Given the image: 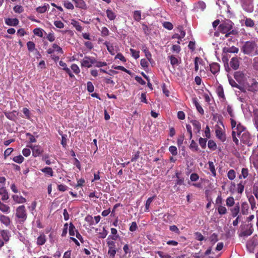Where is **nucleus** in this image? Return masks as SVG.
Returning a JSON list of instances; mask_svg holds the SVG:
<instances>
[{"instance_id":"nucleus-9","label":"nucleus","mask_w":258,"mask_h":258,"mask_svg":"<svg viewBox=\"0 0 258 258\" xmlns=\"http://www.w3.org/2000/svg\"><path fill=\"white\" fill-rule=\"evenodd\" d=\"M230 211L232 217H236L240 212V206L239 202L234 204V206L230 208Z\"/></svg>"},{"instance_id":"nucleus-11","label":"nucleus","mask_w":258,"mask_h":258,"mask_svg":"<svg viewBox=\"0 0 258 258\" xmlns=\"http://www.w3.org/2000/svg\"><path fill=\"white\" fill-rule=\"evenodd\" d=\"M243 7L244 10L246 11L247 13H252L253 11V5L251 0H249L248 2L244 3L243 4Z\"/></svg>"},{"instance_id":"nucleus-15","label":"nucleus","mask_w":258,"mask_h":258,"mask_svg":"<svg viewBox=\"0 0 258 258\" xmlns=\"http://www.w3.org/2000/svg\"><path fill=\"white\" fill-rule=\"evenodd\" d=\"M245 129L246 128L244 127V126L242 125V124L240 123H238L235 128L237 136L239 137L240 138L241 134L244 132Z\"/></svg>"},{"instance_id":"nucleus-14","label":"nucleus","mask_w":258,"mask_h":258,"mask_svg":"<svg viewBox=\"0 0 258 258\" xmlns=\"http://www.w3.org/2000/svg\"><path fill=\"white\" fill-rule=\"evenodd\" d=\"M211 72L214 75L218 73L220 70V66L217 62H213L210 64Z\"/></svg>"},{"instance_id":"nucleus-12","label":"nucleus","mask_w":258,"mask_h":258,"mask_svg":"<svg viewBox=\"0 0 258 258\" xmlns=\"http://www.w3.org/2000/svg\"><path fill=\"white\" fill-rule=\"evenodd\" d=\"M230 66L234 70L238 69L239 67V61L238 57H232L230 61Z\"/></svg>"},{"instance_id":"nucleus-16","label":"nucleus","mask_w":258,"mask_h":258,"mask_svg":"<svg viewBox=\"0 0 258 258\" xmlns=\"http://www.w3.org/2000/svg\"><path fill=\"white\" fill-rule=\"evenodd\" d=\"M194 126V130L197 133H199L201 130V123L198 120H192L190 121Z\"/></svg>"},{"instance_id":"nucleus-52","label":"nucleus","mask_w":258,"mask_h":258,"mask_svg":"<svg viewBox=\"0 0 258 258\" xmlns=\"http://www.w3.org/2000/svg\"><path fill=\"white\" fill-rule=\"evenodd\" d=\"M248 175V169L247 168H242L241 170V174L239 175V178H241L243 177L244 178H245L247 177Z\"/></svg>"},{"instance_id":"nucleus-18","label":"nucleus","mask_w":258,"mask_h":258,"mask_svg":"<svg viewBox=\"0 0 258 258\" xmlns=\"http://www.w3.org/2000/svg\"><path fill=\"white\" fill-rule=\"evenodd\" d=\"M41 172L44 173L45 175L48 176V177H53V171L52 168L49 167H45L41 169Z\"/></svg>"},{"instance_id":"nucleus-30","label":"nucleus","mask_w":258,"mask_h":258,"mask_svg":"<svg viewBox=\"0 0 258 258\" xmlns=\"http://www.w3.org/2000/svg\"><path fill=\"white\" fill-rule=\"evenodd\" d=\"M11 209L9 206L4 204L3 202H0V211L4 213H9Z\"/></svg>"},{"instance_id":"nucleus-54","label":"nucleus","mask_w":258,"mask_h":258,"mask_svg":"<svg viewBox=\"0 0 258 258\" xmlns=\"http://www.w3.org/2000/svg\"><path fill=\"white\" fill-rule=\"evenodd\" d=\"M134 19L135 20L139 21L141 19V11H135L134 14Z\"/></svg>"},{"instance_id":"nucleus-42","label":"nucleus","mask_w":258,"mask_h":258,"mask_svg":"<svg viewBox=\"0 0 258 258\" xmlns=\"http://www.w3.org/2000/svg\"><path fill=\"white\" fill-rule=\"evenodd\" d=\"M104 45L106 46L107 50L109 51V53L111 55L114 54L115 53L113 46H112L111 45H110L109 42H105L104 43Z\"/></svg>"},{"instance_id":"nucleus-41","label":"nucleus","mask_w":258,"mask_h":258,"mask_svg":"<svg viewBox=\"0 0 258 258\" xmlns=\"http://www.w3.org/2000/svg\"><path fill=\"white\" fill-rule=\"evenodd\" d=\"M107 64L106 62H103V61H98L97 59H96L95 57H94V66L95 67H105V66H106Z\"/></svg>"},{"instance_id":"nucleus-36","label":"nucleus","mask_w":258,"mask_h":258,"mask_svg":"<svg viewBox=\"0 0 258 258\" xmlns=\"http://www.w3.org/2000/svg\"><path fill=\"white\" fill-rule=\"evenodd\" d=\"M244 24L245 26L250 27V28H252L255 25L254 21L250 18H245Z\"/></svg>"},{"instance_id":"nucleus-39","label":"nucleus","mask_w":258,"mask_h":258,"mask_svg":"<svg viewBox=\"0 0 258 258\" xmlns=\"http://www.w3.org/2000/svg\"><path fill=\"white\" fill-rule=\"evenodd\" d=\"M111 233L113 235V236H109L110 238L112 240H116L117 238H119V235L117 234V230L115 228H111Z\"/></svg>"},{"instance_id":"nucleus-20","label":"nucleus","mask_w":258,"mask_h":258,"mask_svg":"<svg viewBox=\"0 0 258 258\" xmlns=\"http://www.w3.org/2000/svg\"><path fill=\"white\" fill-rule=\"evenodd\" d=\"M244 77V74L242 72H236L234 74V78L238 82H242Z\"/></svg>"},{"instance_id":"nucleus-10","label":"nucleus","mask_w":258,"mask_h":258,"mask_svg":"<svg viewBox=\"0 0 258 258\" xmlns=\"http://www.w3.org/2000/svg\"><path fill=\"white\" fill-rule=\"evenodd\" d=\"M181 173L179 172H176L175 173V177L177 178V179L175 180V184L173 186L174 189H176V190H179V187H177V185H182L184 184V177H180Z\"/></svg>"},{"instance_id":"nucleus-26","label":"nucleus","mask_w":258,"mask_h":258,"mask_svg":"<svg viewBox=\"0 0 258 258\" xmlns=\"http://www.w3.org/2000/svg\"><path fill=\"white\" fill-rule=\"evenodd\" d=\"M71 24L72 25L75 27L76 30L78 31H82L83 28L78 21L74 20V19H73L71 21Z\"/></svg>"},{"instance_id":"nucleus-53","label":"nucleus","mask_w":258,"mask_h":258,"mask_svg":"<svg viewBox=\"0 0 258 258\" xmlns=\"http://www.w3.org/2000/svg\"><path fill=\"white\" fill-rule=\"evenodd\" d=\"M13 160L16 163H22L24 160V158L22 155H18L14 157Z\"/></svg>"},{"instance_id":"nucleus-61","label":"nucleus","mask_w":258,"mask_h":258,"mask_svg":"<svg viewBox=\"0 0 258 258\" xmlns=\"http://www.w3.org/2000/svg\"><path fill=\"white\" fill-rule=\"evenodd\" d=\"M63 6L64 8L68 9H71L73 10L74 9V6L71 2L69 1H64L63 3Z\"/></svg>"},{"instance_id":"nucleus-23","label":"nucleus","mask_w":258,"mask_h":258,"mask_svg":"<svg viewBox=\"0 0 258 258\" xmlns=\"http://www.w3.org/2000/svg\"><path fill=\"white\" fill-rule=\"evenodd\" d=\"M12 198L14 201L17 203H24L26 202L25 198L22 196H19L17 195H14L12 196Z\"/></svg>"},{"instance_id":"nucleus-17","label":"nucleus","mask_w":258,"mask_h":258,"mask_svg":"<svg viewBox=\"0 0 258 258\" xmlns=\"http://www.w3.org/2000/svg\"><path fill=\"white\" fill-rule=\"evenodd\" d=\"M0 221L2 224H4L6 226H9L11 222L9 217L3 214H0Z\"/></svg>"},{"instance_id":"nucleus-13","label":"nucleus","mask_w":258,"mask_h":258,"mask_svg":"<svg viewBox=\"0 0 258 258\" xmlns=\"http://www.w3.org/2000/svg\"><path fill=\"white\" fill-rule=\"evenodd\" d=\"M5 21L6 25L9 26H17L19 23L18 18H6Z\"/></svg>"},{"instance_id":"nucleus-63","label":"nucleus","mask_w":258,"mask_h":258,"mask_svg":"<svg viewBox=\"0 0 258 258\" xmlns=\"http://www.w3.org/2000/svg\"><path fill=\"white\" fill-rule=\"evenodd\" d=\"M210 240L212 243L214 244L218 240V235L216 233H213L210 237Z\"/></svg>"},{"instance_id":"nucleus-35","label":"nucleus","mask_w":258,"mask_h":258,"mask_svg":"<svg viewBox=\"0 0 258 258\" xmlns=\"http://www.w3.org/2000/svg\"><path fill=\"white\" fill-rule=\"evenodd\" d=\"M49 8V4H45L43 6H39L36 8V11L39 13H44Z\"/></svg>"},{"instance_id":"nucleus-40","label":"nucleus","mask_w":258,"mask_h":258,"mask_svg":"<svg viewBox=\"0 0 258 258\" xmlns=\"http://www.w3.org/2000/svg\"><path fill=\"white\" fill-rule=\"evenodd\" d=\"M155 197H152L148 198V199L146 200V203L145 204V209L144 210L145 212H148L149 207L150 206V205L152 201H153Z\"/></svg>"},{"instance_id":"nucleus-56","label":"nucleus","mask_w":258,"mask_h":258,"mask_svg":"<svg viewBox=\"0 0 258 258\" xmlns=\"http://www.w3.org/2000/svg\"><path fill=\"white\" fill-rule=\"evenodd\" d=\"M223 203V200L221 194L219 195L215 200V204L217 207L219 205H222Z\"/></svg>"},{"instance_id":"nucleus-49","label":"nucleus","mask_w":258,"mask_h":258,"mask_svg":"<svg viewBox=\"0 0 258 258\" xmlns=\"http://www.w3.org/2000/svg\"><path fill=\"white\" fill-rule=\"evenodd\" d=\"M227 177L230 180H234L236 177V173L233 169H230L229 170L227 173Z\"/></svg>"},{"instance_id":"nucleus-25","label":"nucleus","mask_w":258,"mask_h":258,"mask_svg":"<svg viewBox=\"0 0 258 258\" xmlns=\"http://www.w3.org/2000/svg\"><path fill=\"white\" fill-rule=\"evenodd\" d=\"M238 47L232 46L231 47H224L223 51L224 53H238Z\"/></svg>"},{"instance_id":"nucleus-8","label":"nucleus","mask_w":258,"mask_h":258,"mask_svg":"<svg viewBox=\"0 0 258 258\" xmlns=\"http://www.w3.org/2000/svg\"><path fill=\"white\" fill-rule=\"evenodd\" d=\"M30 148H31L32 151V155L34 157H37V156H39L43 152V149L39 145L35 146H30Z\"/></svg>"},{"instance_id":"nucleus-28","label":"nucleus","mask_w":258,"mask_h":258,"mask_svg":"<svg viewBox=\"0 0 258 258\" xmlns=\"http://www.w3.org/2000/svg\"><path fill=\"white\" fill-rule=\"evenodd\" d=\"M229 84L231 85L232 87H236L237 89H239L241 91L245 92V90L244 89L242 86H240V85L237 84L236 82L234 81V80L231 79H229Z\"/></svg>"},{"instance_id":"nucleus-45","label":"nucleus","mask_w":258,"mask_h":258,"mask_svg":"<svg viewBox=\"0 0 258 258\" xmlns=\"http://www.w3.org/2000/svg\"><path fill=\"white\" fill-rule=\"evenodd\" d=\"M244 189V184L242 181L240 182L237 185V191L239 194H242Z\"/></svg>"},{"instance_id":"nucleus-60","label":"nucleus","mask_w":258,"mask_h":258,"mask_svg":"<svg viewBox=\"0 0 258 258\" xmlns=\"http://www.w3.org/2000/svg\"><path fill=\"white\" fill-rule=\"evenodd\" d=\"M101 36H106L109 35V30L106 26H103L101 30Z\"/></svg>"},{"instance_id":"nucleus-59","label":"nucleus","mask_w":258,"mask_h":258,"mask_svg":"<svg viewBox=\"0 0 258 258\" xmlns=\"http://www.w3.org/2000/svg\"><path fill=\"white\" fill-rule=\"evenodd\" d=\"M130 51L131 53V54L133 57L135 58V59H138V58L139 57V53L140 52L139 50H136L134 49H132V48L130 49Z\"/></svg>"},{"instance_id":"nucleus-38","label":"nucleus","mask_w":258,"mask_h":258,"mask_svg":"<svg viewBox=\"0 0 258 258\" xmlns=\"http://www.w3.org/2000/svg\"><path fill=\"white\" fill-rule=\"evenodd\" d=\"M169 59L170 61L171 64L174 67L176 65H178L179 64V61L177 57L174 56V55H170Z\"/></svg>"},{"instance_id":"nucleus-27","label":"nucleus","mask_w":258,"mask_h":258,"mask_svg":"<svg viewBox=\"0 0 258 258\" xmlns=\"http://www.w3.org/2000/svg\"><path fill=\"white\" fill-rule=\"evenodd\" d=\"M193 103H194L195 106L196 107L197 111L201 114H203L204 113V109L199 102L197 101V99H193Z\"/></svg>"},{"instance_id":"nucleus-34","label":"nucleus","mask_w":258,"mask_h":258,"mask_svg":"<svg viewBox=\"0 0 258 258\" xmlns=\"http://www.w3.org/2000/svg\"><path fill=\"white\" fill-rule=\"evenodd\" d=\"M76 231L78 230L76 229L75 226L72 223H70L69 227V233L70 236H75V234H76Z\"/></svg>"},{"instance_id":"nucleus-51","label":"nucleus","mask_w":258,"mask_h":258,"mask_svg":"<svg viewBox=\"0 0 258 258\" xmlns=\"http://www.w3.org/2000/svg\"><path fill=\"white\" fill-rule=\"evenodd\" d=\"M169 151L173 156H176L178 154L177 148L175 146H170L169 147Z\"/></svg>"},{"instance_id":"nucleus-24","label":"nucleus","mask_w":258,"mask_h":258,"mask_svg":"<svg viewBox=\"0 0 258 258\" xmlns=\"http://www.w3.org/2000/svg\"><path fill=\"white\" fill-rule=\"evenodd\" d=\"M46 241V236L44 234H41L37 239V244L38 245H43Z\"/></svg>"},{"instance_id":"nucleus-21","label":"nucleus","mask_w":258,"mask_h":258,"mask_svg":"<svg viewBox=\"0 0 258 258\" xmlns=\"http://www.w3.org/2000/svg\"><path fill=\"white\" fill-rule=\"evenodd\" d=\"M249 207L246 202H243L241 204V212L243 215H247L248 214Z\"/></svg>"},{"instance_id":"nucleus-46","label":"nucleus","mask_w":258,"mask_h":258,"mask_svg":"<svg viewBox=\"0 0 258 258\" xmlns=\"http://www.w3.org/2000/svg\"><path fill=\"white\" fill-rule=\"evenodd\" d=\"M33 33L35 35L39 36V37H43V30L40 28H36L33 30Z\"/></svg>"},{"instance_id":"nucleus-6","label":"nucleus","mask_w":258,"mask_h":258,"mask_svg":"<svg viewBox=\"0 0 258 258\" xmlns=\"http://www.w3.org/2000/svg\"><path fill=\"white\" fill-rule=\"evenodd\" d=\"M94 57L85 56L81 61L82 67L90 68L94 65Z\"/></svg>"},{"instance_id":"nucleus-4","label":"nucleus","mask_w":258,"mask_h":258,"mask_svg":"<svg viewBox=\"0 0 258 258\" xmlns=\"http://www.w3.org/2000/svg\"><path fill=\"white\" fill-rule=\"evenodd\" d=\"M114 241L111 239H110V236L107 239V245L108 247V254L111 258H114L117 251Z\"/></svg>"},{"instance_id":"nucleus-55","label":"nucleus","mask_w":258,"mask_h":258,"mask_svg":"<svg viewBox=\"0 0 258 258\" xmlns=\"http://www.w3.org/2000/svg\"><path fill=\"white\" fill-rule=\"evenodd\" d=\"M207 140L205 138H200L199 139V143L202 148H205L207 145Z\"/></svg>"},{"instance_id":"nucleus-62","label":"nucleus","mask_w":258,"mask_h":258,"mask_svg":"<svg viewBox=\"0 0 258 258\" xmlns=\"http://www.w3.org/2000/svg\"><path fill=\"white\" fill-rule=\"evenodd\" d=\"M156 253L159 255L160 258H170L171 256L168 253H165L162 251H157Z\"/></svg>"},{"instance_id":"nucleus-5","label":"nucleus","mask_w":258,"mask_h":258,"mask_svg":"<svg viewBox=\"0 0 258 258\" xmlns=\"http://www.w3.org/2000/svg\"><path fill=\"white\" fill-rule=\"evenodd\" d=\"M253 232V225L247 224L242 227V231L240 233V236H248L252 234Z\"/></svg>"},{"instance_id":"nucleus-57","label":"nucleus","mask_w":258,"mask_h":258,"mask_svg":"<svg viewBox=\"0 0 258 258\" xmlns=\"http://www.w3.org/2000/svg\"><path fill=\"white\" fill-rule=\"evenodd\" d=\"M169 230L172 232H174L177 234H180V229L178 228L176 225H172V226H170Z\"/></svg>"},{"instance_id":"nucleus-43","label":"nucleus","mask_w":258,"mask_h":258,"mask_svg":"<svg viewBox=\"0 0 258 258\" xmlns=\"http://www.w3.org/2000/svg\"><path fill=\"white\" fill-rule=\"evenodd\" d=\"M208 146L210 150L215 151L217 148V144L213 140H209L208 143Z\"/></svg>"},{"instance_id":"nucleus-29","label":"nucleus","mask_w":258,"mask_h":258,"mask_svg":"<svg viewBox=\"0 0 258 258\" xmlns=\"http://www.w3.org/2000/svg\"><path fill=\"white\" fill-rule=\"evenodd\" d=\"M235 204V200L233 197H228L226 200V205L228 207L232 208Z\"/></svg>"},{"instance_id":"nucleus-37","label":"nucleus","mask_w":258,"mask_h":258,"mask_svg":"<svg viewBox=\"0 0 258 258\" xmlns=\"http://www.w3.org/2000/svg\"><path fill=\"white\" fill-rule=\"evenodd\" d=\"M209 164V169L210 170V171L212 172V175L213 176L216 175V171L215 169V166L213 162L212 161H209L208 162Z\"/></svg>"},{"instance_id":"nucleus-48","label":"nucleus","mask_w":258,"mask_h":258,"mask_svg":"<svg viewBox=\"0 0 258 258\" xmlns=\"http://www.w3.org/2000/svg\"><path fill=\"white\" fill-rule=\"evenodd\" d=\"M1 234L4 240L8 241L9 240V232L7 230H2L1 231Z\"/></svg>"},{"instance_id":"nucleus-22","label":"nucleus","mask_w":258,"mask_h":258,"mask_svg":"<svg viewBox=\"0 0 258 258\" xmlns=\"http://www.w3.org/2000/svg\"><path fill=\"white\" fill-rule=\"evenodd\" d=\"M0 195H2V200L3 201H6L9 199V194L6 189L4 187L0 188Z\"/></svg>"},{"instance_id":"nucleus-7","label":"nucleus","mask_w":258,"mask_h":258,"mask_svg":"<svg viewBox=\"0 0 258 258\" xmlns=\"http://www.w3.org/2000/svg\"><path fill=\"white\" fill-rule=\"evenodd\" d=\"M251 139L250 133H249L248 131H245V130L244 133L241 134V136L240 137V140L242 143L245 144H247V145H250V144H251Z\"/></svg>"},{"instance_id":"nucleus-50","label":"nucleus","mask_w":258,"mask_h":258,"mask_svg":"<svg viewBox=\"0 0 258 258\" xmlns=\"http://www.w3.org/2000/svg\"><path fill=\"white\" fill-rule=\"evenodd\" d=\"M189 148L193 151H197L199 150L198 146L194 140L191 141Z\"/></svg>"},{"instance_id":"nucleus-31","label":"nucleus","mask_w":258,"mask_h":258,"mask_svg":"<svg viewBox=\"0 0 258 258\" xmlns=\"http://www.w3.org/2000/svg\"><path fill=\"white\" fill-rule=\"evenodd\" d=\"M77 8L84 9L86 7V4L83 0H73Z\"/></svg>"},{"instance_id":"nucleus-44","label":"nucleus","mask_w":258,"mask_h":258,"mask_svg":"<svg viewBox=\"0 0 258 258\" xmlns=\"http://www.w3.org/2000/svg\"><path fill=\"white\" fill-rule=\"evenodd\" d=\"M217 93L219 97H221L223 99L225 98L224 90L222 86H219L217 87Z\"/></svg>"},{"instance_id":"nucleus-19","label":"nucleus","mask_w":258,"mask_h":258,"mask_svg":"<svg viewBox=\"0 0 258 258\" xmlns=\"http://www.w3.org/2000/svg\"><path fill=\"white\" fill-rule=\"evenodd\" d=\"M216 135L217 138L220 139L221 141L224 142L226 141V137L225 134L223 133L221 129H217L216 131Z\"/></svg>"},{"instance_id":"nucleus-64","label":"nucleus","mask_w":258,"mask_h":258,"mask_svg":"<svg viewBox=\"0 0 258 258\" xmlns=\"http://www.w3.org/2000/svg\"><path fill=\"white\" fill-rule=\"evenodd\" d=\"M252 66L253 69L258 72V56L253 58Z\"/></svg>"},{"instance_id":"nucleus-32","label":"nucleus","mask_w":258,"mask_h":258,"mask_svg":"<svg viewBox=\"0 0 258 258\" xmlns=\"http://www.w3.org/2000/svg\"><path fill=\"white\" fill-rule=\"evenodd\" d=\"M217 210L219 214L222 215L226 214L227 210L224 206L221 205L220 206L217 207Z\"/></svg>"},{"instance_id":"nucleus-33","label":"nucleus","mask_w":258,"mask_h":258,"mask_svg":"<svg viewBox=\"0 0 258 258\" xmlns=\"http://www.w3.org/2000/svg\"><path fill=\"white\" fill-rule=\"evenodd\" d=\"M106 13L107 18H108L109 20L112 21L115 19L116 16L115 13H114L111 10H107L106 11Z\"/></svg>"},{"instance_id":"nucleus-58","label":"nucleus","mask_w":258,"mask_h":258,"mask_svg":"<svg viewBox=\"0 0 258 258\" xmlns=\"http://www.w3.org/2000/svg\"><path fill=\"white\" fill-rule=\"evenodd\" d=\"M14 11L16 13H22L24 11V9L22 6L16 5L13 8Z\"/></svg>"},{"instance_id":"nucleus-3","label":"nucleus","mask_w":258,"mask_h":258,"mask_svg":"<svg viewBox=\"0 0 258 258\" xmlns=\"http://www.w3.org/2000/svg\"><path fill=\"white\" fill-rule=\"evenodd\" d=\"M28 215L26 207L23 205L18 207L16 209V222L18 224L23 225L26 222Z\"/></svg>"},{"instance_id":"nucleus-2","label":"nucleus","mask_w":258,"mask_h":258,"mask_svg":"<svg viewBox=\"0 0 258 258\" xmlns=\"http://www.w3.org/2000/svg\"><path fill=\"white\" fill-rule=\"evenodd\" d=\"M241 50L244 54L251 56L258 55V45L254 40H249L244 43Z\"/></svg>"},{"instance_id":"nucleus-1","label":"nucleus","mask_w":258,"mask_h":258,"mask_svg":"<svg viewBox=\"0 0 258 258\" xmlns=\"http://www.w3.org/2000/svg\"><path fill=\"white\" fill-rule=\"evenodd\" d=\"M234 23L230 20L222 21L218 26V30L221 33L225 34L226 38L229 37L230 35H236L238 34V31L233 29Z\"/></svg>"},{"instance_id":"nucleus-47","label":"nucleus","mask_w":258,"mask_h":258,"mask_svg":"<svg viewBox=\"0 0 258 258\" xmlns=\"http://www.w3.org/2000/svg\"><path fill=\"white\" fill-rule=\"evenodd\" d=\"M27 49L29 52H33L36 48V45L33 42L29 41L27 43Z\"/></svg>"}]
</instances>
